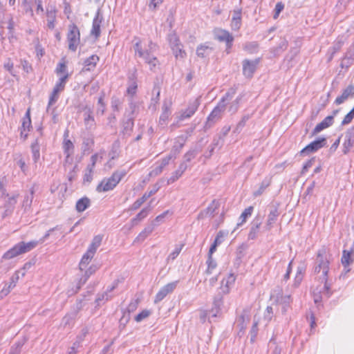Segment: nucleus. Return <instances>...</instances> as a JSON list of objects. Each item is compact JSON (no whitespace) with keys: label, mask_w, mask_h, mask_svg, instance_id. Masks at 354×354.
<instances>
[{"label":"nucleus","mask_w":354,"mask_h":354,"mask_svg":"<svg viewBox=\"0 0 354 354\" xmlns=\"http://www.w3.org/2000/svg\"><path fill=\"white\" fill-rule=\"evenodd\" d=\"M236 92V89L235 88L232 87L228 89L225 95L221 99L218 104L208 115L205 124L206 128H210L213 124L221 119L222 114L225 110L227 102L233 98Z\"/></svg>","instance_id":"obj_1"},{"label":"nucleus","mask_w":354,"mask_h":354,"mask_svg":"<svg viewBox=\"0 0 354 354\" xmlns=\"http://www.w3.org/2000/svg\"><path fill=\"white\" fill-rule=\"evenodd\" d=\"M331 255L327 252L325 247L320 248L316 255L314 266V273L318 274L322 272V276L326 279L328 276L329 265Z\"/></svg>","instance_id":"obj_2"},{"label":"nucleus","mask_w":354,"mask_h":354,"mask_svg":"<svg viewBox=\"0 0 354 354\" xmlns=\"http://www.w3.org/2000/svg\"><path fill=\"white\" fill-rule=\"evenodd\" d=\"M127 175L125 170H117L114 171L111 176L104 178L97 186L96 191L97 192H106L113 190L120 180Z\"/></svg>","instance_id":"obj_3"},{"label":"nucleus","mask_w":354,"mask_h":354,"mask_svg":"<svg viewBox=\"0 0 354 354\" xmlns=\"http://www.w3.org/2000/svg\"><path fill=\"white\" fill-rule=\"evenodd\" d=\"M133 41H135L133 45L135 55L142 58L145 63L149 64L150 70L154 71L159 64L158 59L149 51H144L141 46V40L139 37H134Z\"/></svg>","instance_id":"obj_4"},{"label":"nucleus","mask_w":354,"mask_h":354,"mask_svg":"<svg viewBox=\"0 0 354 354\" xmlns=\"http://www.w3.org/2000/svg\"><path fill=\"white\" fill-rule=\"evenodd\" d=\"M67 41L68 49L73 52L76 51L80 43V32L79 28L75 24H71L68 26Z\"/></svg>","instance_id":"obj_5"},{"label":"nucleus","mask_w":354,"mask_h":354,"mask_svg":"<svg viewBox=\"0 0 354 354\" xmlns=\"http://www.w3.org/2000/svg\"><path fill=\"white\" fill-rule=\"evenodd\" d=\"M214 39L220 42L225 43V52L227 54L230 53V50L233 46L234 37L228 31L222 28H216L214 30Z\"/></svg>","instance_id":"obj_6"},{"label":"nucleus","mask_w":354,"mask_h":354,"mask_svg":"<svg viewBox=\"0 0 354 354\" xmlns=\"http://www.w3.org/2000/svg\"><path fill=\"white\" fill-rule=\"evenodd\" d=\"M68 77H69L68 73H66L64 75H63L62 77H61L59 79V81L56 83V84L53 88V92L50 96V98H49L48 104V107H47V111H49L50 106L51 105H53V104H55L57 101L58 97H59L58 93L60 91L64 90L66 80L68 78Z\"/></svg>","instance_id":"obj_7"},{"label":"nucleus","mask_w":354,"mask_h":354,"mask_svg":"<svg viewBox=\"0 0 354 354\" xmlns=\"http://www.w3.org/2000/svg\"><path fill=\"white\" fill-rule=\"evenodd\" d=\"M327 146V140L326 138L322 137L319 138L317 140L313 141L307 146H306L304 149H302L299 153L301 156H306L310 153H315L319 149H322Z\"/></svg>","instance_id":"obj_8"},{"label":"nucleus","mask_w":354,"mask_h":354,"mask_svg":"<svg viewBox=\"0 0 354 354\" xmlns=\"http://www.w3.org/2000/svg\"><path fill=\"white\" fill-rule=\"evenodd\" d=\"M259 62L260 58H257L254 60H250L248 59H244L242 62L243 75L247 78H252Z\"/></svg>","instance_id":"obj_9"},{"label":"nucleus","mask_w":354,"mask_h":354,"mask_svg":"<svg viewBox=\"0 0 354 354\" xmlns=\"http://www.w3.org/2000/svg\"><path fill=\"white\" fill-rule=\"evenodd\" d=\"M178 283V281H175L162 287L156 295L154 303L158 304L163 300L168 294L171 293L176 289Z\"/></svg>","instance_id":"obj_10"},{"label":"nucleus","mask_w":354,"mask_h":354,"mask_svg":"<svg viewBox=\"0 0 354 354\" xmlns=\"http://www.w3.org/2000/svg\"><path fill=\"white\" fill-rule=\"evenodd\" d=\"M223 295L221 292L218 291L214 296L212 308L209 310V317H217L220 316L221 307L223 305Z\"/></svg>","instance_id":"obj_11"},{"label":"nucleus","mask_w":354,"mask_h":354,"mask_svg":"<svg viewBox=\"0 0 354 354\" xmlns=\"http://www.w3.org/2000/svg\"><path fill=\"white\" fill-rule=\"evenodd\" d=\"M19 270L16 271L10 277V282H4V286L0 291V299L7 296L10 291L16 286L19 279Z\"/></svg>","instance_id":"obj_12"},{"label":"nucleus","mask_w":354,"mask_h":354,"mask_svg":"<svg viewBox=\"0 0 354 354\" xmlns=\"http://www.w3.org/2000/svg\"><path fill=\"white\" fill-rule=\"evenodd\" d=\"M82 111L84 112V122L86 128L93 129L95 127V122L93 109L88 105H85L82 108Z\"/></svg>","instance_id":"obj_13"},{"label":"nucleus","mask_w":354,"mask_h":354,"mask_svg":"<svg viewBox=\"0 0 354 354\" xmlns=\"http://www.w3.org/2000/svg\"><path fill=\"white\" fill-rule=\"evenodd\" d=\"M200 105L199 97L196 98L192 102L189 103L187 108L182 112L180 120H184L191 118L198 110Z\"/></svg>","instance_id":"obj_14"},{"label":"nucleus","mask_w":354,"mask_h":354,"mask_svg":"<svg viewBox=\"0 0 354 354\" xmlns=\"http://www.w3.org/2000/svg\"><path fill=\"white\" fill-rule=\"evenodd\" d=\"M102 20L103 16L100 10H98L93 20L92 28L91 30V35L95 36V38H98L100 35V26Z\"/></svg>","instance_id":"obj_15"},{"label":"nucleus","mask_w":354,"mask_h":354,"mask_svg":"<svg viewBox=\"0 0 354 354\" xmlns=\"http://www.w3.org/2000/svg\"><path fill=\"white\" fill-rule=\"evenodd\" d=\"M220 203L216 199L213 200L207 208L202 210L198 215V219H203L207 216H214L215 212L218 209Z\"/></svg>","instance_id":"obj_16"},{"label":"nucleus","mask_w":354,"mask_h":354,"mask_svg":"<svg viewBox=\"0 0 354 354\" xmlns=\"http://www.w3.org/2000/svg\"><path fill=\"white\" fill-rule=\"evenodd\" d=\"M159 189V187H155L153 189L149 192H145L143 196L137 199L130 207L129 210H136L147 201V198L154 195Z\"/></svg>","instance_id":"obj_17"},{"label":"nucleus","mask_w":354,"mask_h":354,"mask_svg":"<svg viewBox=\"0 0 354 354\" xmlns=\"http://www.w3.org/2000/svg\"><path fill=\"white\" fill-rule=\"evenodd\" d=\"M137 88H138L137 75H136V71L135 70L128 77V87L127 89V94L131 95V97H133L137 92Z\"/></svg>","instance_id":"obj_18"},{"label":"nucleus","mask_w":354,"mask_h":354,"mask_svg":"<svg viewBox=\"0 0 354 354\" xmlns=\"http://www.w3.org/2000/svg\"><path fill=\"white\" fill-rule=\"evenodd\" d=\"M57 9L55 6L50 5L46 8L47 26L49 29L55 28V22L56 20Z\"/></svg>","instance_id":"obj_19"},{"label":"nucleus","mask_w":354,"mask_h":354,"mask_svg":"<svg viewBox=\"0 0 354 354\" xmlns=\"http://www.w3.org/2000/svg\"><path fill=\"white\" fill-rule=\"evenodd\" d=\"M353 130L354 129H348L345 132V138L344 142L343 143V149L342 151L344 154H347L351 148L353 146L354 144V140H353Z\"/></svg>","instance_id":"obj_20"},{"label":"nucleus","mask_w":354,"mask_h":354,"mask_svg":"<svg viewBox=\"0 0 354 354\" xmlns=\"http://www.w3.org/2000/svg\"><path fill=\"white\" fill-rule=\"evenodd\" d=\"M261 223V220L259 216L254 218L251 223V227L248 234V239L254 240L258 237Z\"/></svg>","instance_id":"obj_21"},{"label":"nucleus","mask_w":354,"mask_h":354,"mask_svg":"<svg viewBox=\"0 0 354 354\" xmlns=\"http://www.w3.org/2000/svg\"><path fill=\"white\" fill-rule=\"evenodd\" d=\"M354 96V85H348L342 92V95L338 96L335 100V104L339 105L344 103L348 97Z\"/></svg>","instance_id":"obj_22"},{"label":"nucleus","mask_w":354,"mask_h":354,"mask_svg":"<svg viewBox=\"0 0 354 354\" xmlns=\"http://www.w3.org/2000/svg\"><path fill=\"white\" fill-rule=\"evenodd\" d=\"M279 215V212L278 207L277 206L271 207L269 214L268 215L266 225L265 226L266 230L270 231L271 230L272 225L276 222Z\"/></svg>","instance_id":"obj_23"},{"label":"nucleus","mask_w":354,"mask_h":354,"mask_svg":"<svg viewBox=\"0 0 354 354\" xmlns=\"http://www.w3.org/2000/svg\"><path fill=\"white\" fill-rule=\"evenodd\" d=\"M333 124V115H328L320 123L317 124L312 131V136H315L322 130L330 127Z\"/></svg>","instance_id":"obj_24"},{"label":"nucleus","mask_w":354,"mask_h":354,"mask_svg":"<svg viewBox=\"0 0 354 354\" xmlns=\"http://www.w3.org/2000/svg\"><path fill=\"white\" fill-rule=\"evenodd\" d=\"M214 50V48L210 46L209 42L201 44L196 48V55L198 57L205 58L208 57Z\"/></svg>","instance_id":"obj_25"},{"label":"nucleus","mask_w":354,"mask_h":354,"mask_svg":"<svg viewBox=\"0 0 354 354\" xmlns=\"http://www.w3.org/2000/svg\"><path fill=\"white\" fill-rule=\"evenodd\" d=\"M249 321V312L247 310H243L241 314L236 319L237 327L239 328L240 331H242L245 329Z\"/></svg>","instance_id":"obj_26"},{"label":"nucleus","mask_w":354,"mask_h":354,"mask_svg":"<svg viewBox=\"0 0 354 354\" xmlns=\"http://www.w3.org/2000/svg\"><path fill=\"white\" fill-rule=\"evenodd\" d=\"M235 279V276L230 274L226 279L222 280L219 291L223 294H227L230 292V286L234 283Z\"/></svg>","instance_id":"obj_27"},{"label":"nucleus","mask_w":354,"mask_h":354,"mask_svg":"<svg viewBox=\"0 0 354 354\" xmlns=\"http://www.w3.org/2000/svg\"><path fill=\"white\" fill-rule=\"evenodd\" d=\"M21 254L23 253L21 251V248L19 247V243H17L3 254V255L2 256V259L10 260Z\"/></svg>","instance_id":"obj_28"},{"label":"nucleus","mask_w":354,"mask_h":354,"mask_svg":"<svg viewBox=\"0 0 354 354\" xmlns=\"http://www.w3.org/2000/svg\"><path fill=\"white\" fill-rule=\"evenodd\" d=\"M134 116H129L123 124L122 133L126 136H130L134 126Z\"/></svg>","instance_id":"obj_29"},{"label":"nucleus","mask_w":354,"mask_h":354,"mask_svg":"<svg viewBox=\"0 0 354 354\" xmlns=\"http://www.w3.org/2000/svg\"><path fill=\"white\" fill-rule=\"evenodd\" d=\"M99 61V57L96 55H93L84 61V71H89L93 69Z\"/></svg>","instance_id":"obj_30"},{"label":"nucleus","mask_w":354,"mask_h":354,"mask_svg":"<svg viewBox=\"0 0 354 354\" xmlns=\"http://www.w3.org/2000/svg\"><path fill=\"white\" fill-rule=\"evenodd\" d=\"M91 205V200L88 197H83L79 199L75 205V209L78 212H82Z\"/></svg>","instance_id":"obj_31"},{"label":"nucleus","mask_w":354,"mask_h":354,"mask_svg":"<svg viewBox=\"0 0 354 354\" xmlns=\"http://www.w3.org/2000/svg\"><path fill=\"white\" fill-rule=\"evenodd\" d=\"M18 243L21 248V251L22 252L23 254L32 250V249L36 248L39 244L38 241H31L28 243H26L24 241H21Z\"/></svg>","instance_id":"obj_32"},{"label":"nucleus","mask_w":354,"mask_h":354,"mask_svg":"<svg viewBox=\"0 0 354 354\" xmlns=\"http://www.w3.org/2000/svg\"><path fill=\"white\" fill-rule=\"evenodd\" d=\"M160 83L158 80L153 82V88L152 90L151 103L157 104L160 100Z\"/></svg>","instance_id":"obj_33"},{"label":"nucleus","mask_w":354,"mask_h":354,"mask_svg":"<svg viewBox=\"0 0 354 354\" xmlns=\"http://www.w3.org/2000/svg\"><path fill=\"white\" fill-rule=\"evenodd\" d=\"M34 189L31 188L30 193L24 196V199L22 203V207L24 208V212L30 210L34 198Z\"/></svg>","instance_id":"obj_34"},{"label":"nucleus","mask_w":354,"mask_h":354,"mask_svg":"<svg viewBox=\"0 0 354 354\" xmlns=\"http://www.w3.org/2000/svg\"><path fill=\"white\" fill-rule=\"evenodd\" d=\"M95 253L91 251V250H87L86 253L83 255L80 263V269L83 270L86 268L87 265L89 263L91 260L94 257Z\"/></svg>","instance_id":"obj_35"},{"label":"nucleus","mask_w":354,"mask_h":354,"mask_svg":"<svg viewBox=\"0 0 354 354\" xmlns=\"http://www.w3.org/2000/svg\"><path fill=\"white\" fill-rule=\"evenodd\" d=\"M31 151L32 154V160L36 164L40 158V146L38 142V139H36L30 146Z\"/></svg>","instance_id":"obj_36"},{"label":"nucleus","mask_w":354,"mask_h":354,"mask_svg":"<svg viewBox=\"0 0 354 354\" xmlns=\"http://www.w3.org/2000/svg\"><path fill=\"white\" fill-rule=\"evenodd\" d=\"M32 128L31 118H30V111L28 109L22 118L21 126L19 129H23L29 131Z\"/></svg>","instance_id":"obj_37"},{"label":"nucleus","mask_w":354,"mask_h":354,"mask_svg":"<svg viewBox=\"0 0 354 354\" xmlns=\"http://www.w3.org/2000/svg\"><path fill=\"white\" fill-rule=\"evenodd\" d=\"M268 347L270 354H281L283 346L277 344L274 337L270 340Z\"/></svg>","instance_id":"obj_38"},{"label":"nucleus","mask_w":354,"mask_h":354,"mask_svg":"<svg viewBox=\"0 0 354 354\" xmlns=\"http://www.w3.org/2000/svg\"><path fill=\"white\" fill-rule=\"evenodd\" d=\"M328 276H326V279H324V277H319L320 282L324 283V284L323 290L321 291V293L326 298H328L332 294V292L330 290V286L328 283Z\"/></svg>","instance_id":"obj_39"},{"label":"nucleus","mask_w":354,"mask_h":354,"mask_svg":"<svg viewBox=\"0 0 354 354\" xmlns=\"http://www.w3.org/2000/svg\"><path fill=\"white\" fill-rule=\"evenodd\" d=\"M103 236L98 234L93 237L88 250H91L95 254L97 249L100 246L101 243L102 241Z\"/></svg>","instance_id":"obj_40"},{"label":"nucleus","mask_w":354,"mask_h":354,"mask_svg":"<svg viewBox=\"0 0 354 354\" xmlns=\"http://www.w3.org/2000/svg\"><path fill=\"white\" fill-rule=\"evenodd\" d=\"M64 153L66 158H69L74 152V145L70 140H64L63 143Z\"/></svg>","instance_id":"obj_41"},{"label":"nucleus","mask_w":354,"mask_h":354,"mask_svg":"<svg viewBox=\"0 0 354 354\" xmlns=\"http://www.w3.org/2000/svg\"><path fill=\"white\" fill-rule=\"evenodd\" d=\"M253 209L254 207L252 206H250L244 209V211L242 212L239 217V220H241V222L237 223L238 227L243 225V223L246 221L247 218L252 215Z\"/></svg>","instance_id":"obj_42"},{"label":"nucleus","mask_w":354,"mask_h":354,"mask_svg":"<svg viewBox=\"0 0 354 354\" xmlns=\"http://www.w3.org/2000/svg\"><path fill=\"white\" fill-rule=\"evenodd\" d=\"M351 254L352 252L350 251L345 250L343 251L341 261L345 269H346V268L353 261V260L351 259Z\"/></svg>","instance_id":"obj_43"},{"label":"nucleus","mask_w":354,"mask_h":354,"mask_svg":"<svg viewBox=\"0 0 354 354\" xmlns=\"http://www.w3.org/2000/svg\"><path fill=\"white\" fill-rule=\"evenodd\" d=\"M19 196V194H15L12 196H7L8 199L6 201L5 203L3 204L2 208H10L12 209H15V205L17 203V199Z\"/></svg>","instance_id":"obj_44"},{"label":"nucleus","mask_w":354,"mask_h":354,"mask_svg":"<svg viewBox=\"0 0 354 354\" xmlns=\"http://www.w3.org/2000/svg\"><path fill=\"white\" fill-rule=\"evenodd\" d=\"M25 343L24 340H19L16 342L11 347L8 354H20L21 348Z\"/></svg>","instance_id":"obj_45"},{"label":"nucleus","mask_w":354,"mask_h":354,"mask_svg":"<svg viewBox=\"0 0 354 354\" xmlns=\"http://www.w3.org/2000/svg\"><path fill=\"white\" fill-rule=\"evenodd\" d=\"M111 297L112 296L110 294H109L106 291H105L102 294H97L95 302L97 306H101L102 304L111 299Z\"/></svg>","instance_id":"obj_46"},{"label":"nucleus","mask_w":354,"mask_h":354,"mask_svg":"<svg viewBox=\"0 0 354 354\" xmlns=\"http://www.w3.org/2000/svg\"><path fill=\"white\" fill-rule=\"evenodd\" d=\"M206 263L207 265V268L205 270V274H211L212 273V271L216 268L217 263L216 261L213 259L212 256L207 257Z\"/></svg>","instance_id":"obj_47"},{"label":"nucleus","mask_w":354,"mask_h":354,"mask_svg":"<svg viewBox=\"0 0 354 354\" xmlns=\"http://www.w3.org/2000/svg\"><path fill=\"white\" fill-rule=\"evenodd\" d=\"M200 152V149L197 148L192 149L189 150L185 155H184V161L185 162H189L192 160L196 158L197 154Z\"/></svg>","instance_id":"obj_48"},{"label":"nucleus","mask_w":354,"mask_h":354,"mask_svg":"<svg viewBox=\"0 0 354 354\" xmlns=\"http://www.w3.org/2000/svg\"><path fill=\"white\" fill-rule=\"evenodd\" d=\"M259 44L257 41L247 42L243 46V49L250 53H254L257 51Z\"/></svg>","instance_id":"obj_49"},{"label":"nucleus","mask_w":354,"mask_h":354,"mask_svg":"<svg viewBox=\"0 0 354 354\" xmlns=\"http://www.w3.org/2000/svg\"><path fill=\"white\" fill-rule=\"evenodd\" d=\"M173 53L174 54L176 58H184L186 56L185 51L183 49V44H180L176 46V47L171 48Z\"/></svg>","instance_id":"obj_50"},{"label":"nucleus","mask_w":354,"mask_h":354,"mask_svg":"<svg viewBox=\"0 0 354 354\" xmlns=\"http://www.w3.org/2000/svg\"><path fill=\"white\" fill-rule=\"evenodd\" d=\"M104 93H102V94L100 96L97 100V108L96 113L97 114H101L103 115L105 111V103L104 102Z\"/></svg>","instance_id":"obj_51"},{"label":"nucleus","mask_w":354,"mask_h":354,"mask_svg":"<svg viewBox=\"0 0 354 354\" xmlns=\"http://www.w3.org/2000/svg\"><path fill=\"white\" fill-rule=\"evenodd\" d=\"M187 139V136H181L178 137V140L176 142L178 143V147L174 145L172 148L174 149V152H176V156L180 153L181 149L184 147L185 142Z\"/></svg>","instance_id":"obj_52"},{"label":"nucleus","mask_w":354,"mask_h":354,"mask_svg":"<svg viewBox=\"0 0 354 354\" xmlns=\"http://www.w3.org/2000/svg\"><path fill=\"white\" fill-rule=\"evenodd\" d=\"M243 97L242 95H239L230 104L229 106V111L232 113H236L239 107L240 102L241 101Z\"/></svg>","instance_id":"obj_53"},{"label":"nucleus","mask_w":354,"mask_h":354,"mask_svg":"<svg viewBox=\"0 0 354 354\" xmlns=\"http://www.w3.org/2000/svg\"><path fill=\"white\" fill-rule=\"evenodd\" d=\"M168 40L171 48L173 47H176V46L181 44L179 37L176 35V33L169 34L168 36Z\"/></svg>","instance_id":"obj_54"},{"label":"nucleus","mask_w":354,"mask_h":354,"mask_svg":"<svg viewBox=\"0 0 354 354\" xmlns=\"http://www.w3.org/2000/svg\"><path fill=\"white\" fill-rule=\"evenodd\" d=\"M130 319L129 313H126V311H123V315L119 321V328L120 330H123L125 328Z\"/></svg>","instance_id":"obj_55"},{"label":"nucleus","mask_w":354,"mask_h":354,"mask_svg":"<svg viewBox=\"0 0 354 354\" xmlns=\"http://www.w3.org/2000/svg\"><path fill=\"white\" fill-rule=\"evenodd\" d=\"M3 68L6 70L11 75L16 76L14 71V64L10 58H7L6 61L3 64Z\"/></svg>","instance_id":"obj_56"},{"label":"nucleus","mask_w":354,"mask_h":354,"mask_svg":"<svg viewBox=\"0 0 354 354\" xmlns=\"http://www.w3.org/2000/svg\"><path fill=\"white\" fill-rule=\"evenodd\" d=\"M21 7L24 9V10L26 12V13H29L31 17H32L34 15L32 8V3L30 1H29L28 0H22Z\"/></svg>","instance_id":"obj_57"},{"label":"nucleus","mask_w":354,"mask_h":354,"mask_svg":"<svg viewBox=\"0 0 354 354\" xmlns=\"http://www.w3.org/2000/svg\"><path fill=\"white\" fill-rule=\"evenodd\" d=\"M176 158V152H174V149H171L170 153L162 159L160 165L165 168V167H166L167 165H169V161L171 160L175 159Z\"/></svg>","instance_id":"obj_58"},{"label":"nucleus","mask_w":354,"mask_h":354,"mask_svg":"<svg viewBox=\"0 0 354 354\" xmlns=\"http://www.w3.org/2000/svg\"><path fill=\"white\" fill-rule=\"evenodd\" d=\"M138 304H139V299H134V300H132L130 304L128 305L127 309L124 310L126 311V313H131L133 311H135L138 306Z\"/></svg>","instance_id":"obj_59"},{"label":"nucleus","mask_w":354,"mask_h":354,"mask_svg":"<svg viewBox=\"0 0 354 354\" xmlns=\"http://www.w3.org/2000/svg\"><path fill=\"white\" fill-rule=\"evenodd\" d=\"M288 47V41L286 39H282L277 47L274 49V53L284 51Z\"/></svg>","instance_id":"obj_60"},{"label":"nucleus","mask_w":354,"mask_h":354,"mask_svg":"<svg viewBox=\"0 0 354 354\" xmlns=\"http://www.w3.org/2000/svg\"><path fill=\"white\" fill-rule=\"evenodd\" d=\"M270 185V181L269 180H263L261 185L258 190H257L254 195L255 196H260L263 194L264 190Z\"/></svg>","instance_id":"obj_61"},{"label":"nucleus","mask_w":354,"mask_h":354,"mask_svg":"<svg viewBox=\"0 0 354 354\" xmlns=\"http://www.w3.org/2000/svg\"><path fill=\"white\" fill-rule=\"evenodd\" d=\"M169 114L170 113L169 109L167 106L163 107V111L160 117V123L161 124H164L166 123L167 120L169 118Z\"/></svg>","instance_id":"obj_62"},{"label":"nucleus","mask_w":354,"mask_h":354,"mask_svg":"<svg viewBox=\"0 0 354 354\" xmlns=\"http://www.w3.org/2000/svg\"><path fill=\"white\" fill-rule=\"evenodd\" d=\"M151 314V312L148 310H143L142 312H140V313H138L136 317H135V320L137 322H140L142 320H143L144 319L148 317Z\"/></svg>","instance_id":"obj_63"},{"label":"nucleus","mask_w":354,"mask_h":354,"mask_svg":"<svg viewBox=\"0 0 354 354\" xmlns=\"http://www.w3.org/2000/svg\"><path fill=\"white\" fill-rule=\"evenodd\" d=\"M55 72L57 74H61V73H63L64 75L66 73H68L67 72V66L65 63V62H59L55 69Z\"/></svg>","instance_id":"obj_64"}]
</instances>
